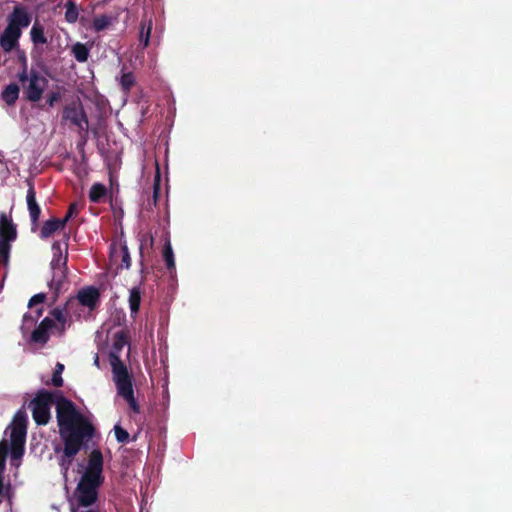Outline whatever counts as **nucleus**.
<instances>
[{"label": "nucleus", "mask_w": 512, "mask_h": 512, "mask_svg": "<svg viewBox=\"0 0 512 512\" xmlns=\"http://www.w3.org/2000/svg\"><path fill=\"white\" fill-rule=\"evenodd\" d=\"M55 404L59 434L64 443L58 464L63 473L66 474L75 456L92 440L96 429L92 422L68 398L59 395Z\"/></svg>", "instance_id": "nucleus-1"}, {"label": "nucleus", "mask_w": 512, "mask_h": 512, "mask_svg": "<svg viewBox=\"0 0 512 512\" xmlns=\"http://www.w3.org/2000/svg\"><path fill=\"white\" fill-rule=\"evenodd\" d=\"M103 465L102 452L99 449L92 450L88 458L87 468L81 476L78 485L98 491L99 487L104 483Z\"/></svg>", "instance_id": "nucleus-2"}, {"label": "nucleus", "mask_w": 512, "mask_h": 512, "mask_svg": "<svg viewBox=\"0 0 512 512\" xmlns=\"http://www.w3.org/2000/svg\"><path fill=\"white\" fill-rule=\"evenodd\" d=\"M27 433V418L21 411L13 418L10 431V455L11 460H19L24 454V447Z\"/></svg>", "instance_id": "nucleus-3"}, {"label": "nucleus", "mask_w": 512, "mask_h": 512, "mask_svg": "<svg viewBox=\"0 0 512 512\" xmlns=\"http://www.w3.org/2000/svg\"><path fill=\"white\" fill-rule=\"evenodd\" d=\"M117 393L129 405L134 413L140 412V406L134 396L133 378L129 371H126L122 366L116 367L115 377H113Z\"/></svg>", "instance_id": "nucleus-4"}, {"label": "nucleus", "mask_w": 512, "mask_h": 512, "mask_svg": "<svg viewBox=\"0 0 512 512\" xmlns=\"http://www.w3.org/2000/svg\"><path fill=\"white\" fill-rule=\"evenodd\" d=\"M61 122L62 124L69 122L72 126L78 128L79 133H87L89 121L84 106L79 98L63 107Z\"/></svg>", "instance_id": "nucleus-5"}, {"label": "nucleus", "mask_w": 512, "mask_h": 512, "mask_svg": "<svg viewBox=\"0 0 512 512\" xmlns=\"http://www.w3.org/2000/svg\"><path fill=\"white\" fill-rule=\"evenodd\" d=\"M54 402V394L47 390H40L31 400L29 407L32 410L34 421L38 425H46L51 417L50 407Z\"/></svg>", "instance_id": "nucleus-6"}, {"label": "nucleus", "mask_w": 512, "mask_h": 512, "mask_svg": "<svg viewBox=\"0 0 512 512\" xmlns=\"http://www.w3.org/2000/svg\"><path fill=\"white\" fill-rule=\"evenodd\" d=\"M27 81V85L23 84L26 99L33 103L38 102L42 98L48 80L35 69H31Z\"/></svg>", "instance_id": "nucleus-7"}, {"label": "nucleus", "mask_w": 512, "mask_h": 512, "mask_svg": "<svg viewBox=\"0 0 512 512\" xmlns=\"http://www.w3.org/2000/svg\"><path fill=\"white\" fill-rule=\"evenodd\" d=\"M129 344L128 333L125 330H120L114 334L112 350L109 353V362L112 369V376L115 377L116 367L122 366L126 371H129L124 362L120 359V352Z\"/></svg>", "instance_id": "nucleus-8"}, {"label": "nucleus", "mask_w": 512, "mask_h": 512, "mask_svg": "<svg viewBox=\"0 0 512 512\" xmlns=\"http://www.w3.org/2000/svg\"><path fill=\"white\" fill-rule=\"evenodd\" d=\"M55 321L50 317H45L31 333V342L37 344H46L50 338V333L55 331L53 328Z\"/></svg>", "instance_id": "nucleus-9"}, {"label": "nucleus", "mask_w": 512, "mask_h": 512, "mask_svg": "<svg viewBox=\"0 0 512 512\" xmlns=\"http://www.w3.org/2000/svg\"><path fill=\"white\" fill-rule=\"evenodd\" d=\"M76 300L80 305L93 310L99 303L100 292L96 287H85L78 291Z\"/></svg>", "instance_id": "nucleus-10"}, {"label": "nucleus", "mask_w": 512, "mask_h": 512, "mask_svg": "<svg viewBox=\"0 0 512 512\" xmlns=\"http://www.w3.org/2000/svg\"><path fill=\"white\" fill-rule=\"evenodd\" d=\"M69 234H64V253L62 250V245L60 241H54L52 244V252L53 257L50 262L51 267H60V266H67L68 262V241H69Z\"/></svg>", "instance_id": "nucleus-11"}, {"label": "nucleus", "mask_w": 512, "mask_h": 512, "mask_svg": "<svg viewBox=\"0 0 512 512\" xmlns=\"http://www.w3.org/2000/svg\"><path fill=\"white\" fill-rule=\"evenodd\" d=\"M21 34V30L6 26L0 35V46L3 51L9 53L16 49L19 46Z\"/></svg>", "instance_id": "nucleus-12"}, {"label": "nucleus", "mask_w": 512, "mask_h": 512, "mask_svg": "<svg viewBox=\"0 0 512 512\" xmlns=\"http://www.w3.org/2000/svg\"><path fill=\"white\" fill-rule=\"evenodd\" d=\"M51 269L53 273L48 286L57 297L65 284H68V266L51 267Z\"/></svg>", "instance_id": "nucleus-13"}, {"label": "nucleus", "mask_w": 512, "mask_h": 512, "mask_svg": "<svg viewBox=\"0 0 512 512\" xmlns=\"http://www.w3.org/2000/svg\"><path fill=\"white\" fill-rule=\"evenodd\" d=\"M31 23V16L27 12L24 6H15L9 16L8 27H12L18 30L26 28Z\"/></svg>", "instance_id": "nucleus-14"}, {"label": "nucleus", "mask_w": 512, "mask_h": 512, "mask_svg": "<svg viewBox=\"0 0 512 512\" xmlns=\"http://www.w3.org/2000/svg\"><path fill=\"white\" fill-rule=\"evenodd\" d=\"M28 186H29V188L27 190L26 200H27L28 211H29V215H30V219H31V224H32L33 228H35L38 226L41 209L36 201V192H35L33 183L29 181Z\"/></svg>", "instance_id": "nucleus-15"}, {"label": "nucleus", "mask_w": 512, "mask_h": 512, "mask_svg": "<svg viewBox=\"0 0 512 512\" xmlns=\"http://www.w3.org/2000/svg\"><path fill=\"white\" fill-rule=\"evenodd\" d=\"M17 237L16 226L13 224L12 219L8 218L5 213L0 215V241L10 243Z\"/></svg>", "instance_id": "nucleus-16"}, {"label": "nucleus", "mask_w": 512, "mask_h": 512, "mask_svg": "<svg viewBox=\"0 0 512 512\" xmlns=\"http://www.w3.org/2000/svg\"><path fill=\"white\" fill-rule=\"evenodd\" d=\"M78 504L82 507H89L93 505L98 499V491L90 488H85L77 484L75 490Z\"/></svg>", "instance_id": "nucleus-17"}, {"label": "nucleus", "mask_w": 512, "mask_h": 512, "mask_svg": "<svg viewBox=\"0 0 512 512\" xmlns=\"http://www.w3.org/2000/svg\"><path fill=\"white\" fill-rule=\"evenodd\" d=\"M61 221L58 218H50L47 221L43 223V226L40 230V238L41 239H47L51 237L57 230L63 229L64 226L60 224Z\"/></svg>", "instance_id": "nucleus-18"}, {"label": "nucleus", "mask_w": 512, "mask_h": 512, "mask_svg": "<svg viewBox=\"0 0 512 512\" xmlns=\"http://www.w3.org/2000/svg\"><path fill=\"white\" fill-rule=\"evenodd\" d=\"M20 88L16 83L8 84L1 92V99L8 105L12 106L19 98Z\"/></svg>", "instance_id": "nucleus-19"}, {"label": "nucleus", "mask_w": 512, "mask_h": 512, "mask_svg": "<svg viewBox=\"0 0 512 512\" xmlns=\"http://www.w3.org/2000/svg\"><path fill=\"white\" fill-rule=\"evenodd\" d=\"M49 314V317L55 321V326H53L55 331L60 335L63 334L67 323L66 315L63 310L57 307L52 309Z\"/></svg>", "instance_id": "nucleus-20"}, {"label": "nucleus", "mask_w": 512, "mask_h": 512, "mask_svg": "<svg viewBox=\"0 0 512 512\" xmlns=\"http://www.w3.org/2000/svg\"><path fill=\"white\" fill-rule=\"evenodd\" d=\"M129 308L132 318H136L141 305V290L139 287H133L129 293Z\"/></svg>", "instance_id": "nucleus-21"}, {"label": "nucleus", "mask_w": 512, "mask_h": 512, "mask_svg": "<svg viewBox=\"0 0 512 512\" xmlns=\"http://www.w3.org/2000/svg\"><path fill=\"white\" fill-rule=\"evenodd\" d=\"M71 53L78 62L84 63L90 56V48L86 44L76 42L71 47Z\"/></svg>", "instance_id": "nucleus-22"}, {"label": "nucleus", "mask_w": 512, "mask_h": 512, "mask_svg": "<svg viewBox=\"0 0 512 512\" xmlns=\"http://www.w3.org/2000/svg\"><path fill=\"white\" fill-rule=\"evenodd\" d=\"M151 31H152V20L151 19H142L140 22L139 42H140V44L143 45L144 48L149 45Z\"/></svg>", "instance_id": "nucleus-23"}, {"label": "nucleus", "mask_w": 512, "mask_h": 512, "mask_svg": "<svg viewBox=\"0 0 512 512\" xmlns=\"http://www.w3.org/2000/svg\"><path fill=\"white\" fill-rule=\"evenodd\" d=\"M31 41L35 45H44L47 43V38L44 33V27L39 23V21H35L31 31H30Z\"/></svg>", "instance_id": "nucleus-24"}, {"label": "nucleus", "mask_w": 512, "mask_h": 512, "mask_svg": "<svg viewBox=\"0 0 512 512\" xmlns=\"http://www.w3.org/2000/svg\"><path fill=\"white\" fill-rule=\"evenodd\" d=\"M107 194L105 185L94 183L89 191V200L93 203H99Z\"/></svg>", "instance_id": "nucleus-25"}, {"label": "nucleus", "mask_w": 512, "mask_h": 512, "mask_svg": "<svg viewBox=\"0 0 512 512\" xmlns=\"http://www.w3.org/2000/svg\"><path fill=\"white\" fill-rule=\"evenodd\" d=\"M136 79L133 72H123L119 79V84L121 86L122 91L125 94H128L132 87L135 85Z\"/></svg>", "instance_id": "nucleus-26"}, {"label": "nucleus", "mask_w": 512, "mask_h": 512, "mask_svg": "<svg viewBox=\"0 0 512 512\" xmlns=\"http://www.w3.org/2000/svg\"><path fill=\"white\" fill-rule=\"evenodd\" d=\"M163 259L165 261L166 267L169 271L175 269V260L174 254L172 250V246L169 240L166 241L163 248Z\"/></svg>", "instance_id": "nucleus-27"}, {"label": "nucleus", "mask_w": 512, "mask_h": 512, "mask_svg": "<svg viewBox=\"0 0 512 512\" xmlns=\"http://www.w3.org/2000/svg\"><path fill=\"white\" fill-rule=\"evenodd\" d=\"M66 12H65V20L68 23H75L79 16V10L77 5L69 0L65 4Z\"/></svg>", "instance_id": "nucleus-28"}, {"label": "nucleus", "mask_w": 512, "mask_h": 512, "mask_svg": "<svg viewBox=\"0 0 512 512\" xmlns=\"http://www.w3.org/2000/svg\"><path fill=\"white\" fill-rule=\"evenodd\" d=\"M18 60L22 64V70L18 73L17 77L19 82L25 83L28 80V71H27V58L24 51L18 50Z\"/></svg>", "instance_id": "nucleus-29"}, {"label": "nucleus", "mask_w": 512, "mask_h": 512, "mask_svg": "<svg viewBox=\"0 0 512 512\" xmlns=\"http://www.w3.org/2000/svg\"><path fill=\"white\" fill-rule=\"evenodd\" d=\"M110 24L111 18L107 15H101L94 18L92 27L96 32H100L108 28Z\"/></svg>", "instance_id": "nucleus-30"}, {"label": "nucleus", "mask_w": 512, "mask_h": 512, "mask_svg": "<svg viewBox=\"0 0 512 512\" xmlns=\"http://www.w3.org/2000/svg\"><path fill=\"white\" fill-rule=\"evenodd\" d=\"M64 371V365L60 362H58L55 366L52 378H51V385L55 387H62L63 386V378L62 373Z\"/></svg>", "instance_id": "nucleus-31"}, {"label": "nucleus", "mask_w": 512, "mask_h": 512, "mask_svg": "<svg viewBox=\"0 0 512 512\" xmlns=\"http://www.w3.org/2000/svg\"><path fill=\"white\" fill-rule=\"evenodd\" d=\"M10 243H6V241H0V262L6 267L9 263L10 258Z\"/></svg>", "instance_id": "nucleus-32"}, {"label": "nucleus", "mask_w": 512, "mask_h": 512, "mask_svg": "<svg viewBox=\"0 0 512 512\" xmlns=\"http://www.w3.org/2000/svg\"><path fill=\"white\" fill-rule=\"evenodd\" d=\"M79 213V206L76 202L74 203H71L68 207V210L66 212V215L64 216V218L60 219L61 223L64 227L66 226V224L68 223V221L70 219H72L73 217H76Z\"/></svg>", "instance_id": "nucleus-33"}, {"label": "nucleus", "mask_w": 512, "mask_h": 512, "mask_svg": "<svg viewBox=\"0 0 512 512\" xmlns=\"http://www.w3.org/2000/svg\"><path fill=\"white\" fill-rule=\"evenodd\" d=\"M114 433H115V437H116V440L118 443L124 444L129 441V438H130L129 433L124 428H122L120 425L114 426Z\"/></svg>", "instance_id": "nucleus-34"}, {"label": "nucleus", "mask_w": 512, "mask_h": 512, "mask_svg": "<svg viewBox=\"0 0 512 512\" xmlns=\"http://www.w3.org/2000/svg\"><path fill=\"white\" fill-rule=\"evenodd\" d=\"M121 267L129 269L131 266V257L127 245L124 243L121 245Z\"/></svg>", "instance_id": "nucleus-35"}, {"label": "nucleus", "mask_w": 512, "mask_h": 512, "mask_svg": "<svg viewBox=\"0 0 512 512\" xmlns=\"http://www.w3.org/2000/svg\"><path fill=\"white\" fill-rule=\"evenodd\" d=\"M43 312H44V308L43 307H39V308H36L34 313L35 315H31V314H24L23 316V322L24 324L26 323H31V324H35L37 322V320L43 315Z\"/></svg>", "instance_id": "nucleus-36"}, {"label": "nucleus", "mask_w": 512, "mask_h": 512, "mask_svg": "<svg viewBox=\"0 0 512 512\" xmlns=\"http://www.w3.org/2000/svg\"><path fill=\"white\" fill-rule=\"evenodd\" d=\"M159 196H160V174H159V170H157V174L155 176V180H154V184H153L154 205L157 204Z\"/></svg>", "instance_id": "nucleus-37"}, {"label": "nucleus", "mask_w": 512, "mask_h": 512, "mask_svg": "<svg viewBox=\"0 0 512 512\" xmlns=\"http://www.w3.org/2000/svg\"><path fill=\"white\" fill-rule=\"evenodd\" d=\"M47 296L45 293H38L32 296L29 300L28 307L32 308L38 304H42L45 302Z\"/></svg>", "instance_id": "nucleus-38"}, {"label": "nucleus", "mask_w": 512, "mask_h": 512, "mask_svg": "<svg viewBox=\"0 0 512 512\" xmlns=\"http://www.w3.org/2000/svg\"><path fill=\"white\" fill-rule=\"evenodd\" d=\"M62 95L59 91H52L47 95L46 104L48 107H53L56 102L61 99Z\"/></svg>", "instance_id": "nucleus-39"}, {"label": "nucleus", "mask_w": 512, "mask_h": 512, "mask_svg": "<svg viewBox=\"0 0 512 512\" xmlns=\"http://www.w3.org/2000/svg\"><path fill=\"white\" fill-rule=\"evenodd\" d=\"M11 484H4V477H0V498L10 497Z\"/></svg>", "instance_id": "nucleus-40"}, {"label": "nucleus", "mask_w": 512, "mask_h": 512, "mask_svg": "<svg viewBox=\"0 0 512 512\" xmlns=\"http://www.w3.org/2000/svg\"><path fill=\"white\" fill-rule=\"evenodd\" d=\"M9 453V445L6 440L0 441V459L6 460Z\"/></svg>", "instance_id": "nucleus-41"}, {"label": "nucleus", "mask_w": 512, "mask_h": 512, "mask_svg": "<svg viewBox=\"0 0 512 512\" xmlns=\"http://www.w3.org/2000/svg\"><path fill=\"white\" fill-rule=\"evenodd\" d=\"M5 469H6V460L0 459V477H4Z\"/></svg>", "instance_id": "nucleus-42"}, {"label": "nucleus", "mask_w": 512, "mask_h": 512, "mask_svg": "<svg viewBox=\"0 0 512 512\" xmlns=\"http://www.w3.org/2000/svg\"><path fill=\"white\" fill-rule=\"evenodd\" d=\"M94 365L99 367V356H98V354H96L95 357H94Z\"/></svg>", "instance_id": "nucleus-43"}, {"label": "nucleus", "mask_w": 512, "mask_h": 512, "mask_svg": "<svg viewBox=\"0 0 512 512\" xmlns=\"http://www.w3.org/2000/svg\"><path fill=\"white\" fill-rule=\"evenodd\" d=\"M73 303H74V300L71 299L68 301L67 305H72Z\"/></svg>", "instance_id": "nucleus-44"}]
</instances>
